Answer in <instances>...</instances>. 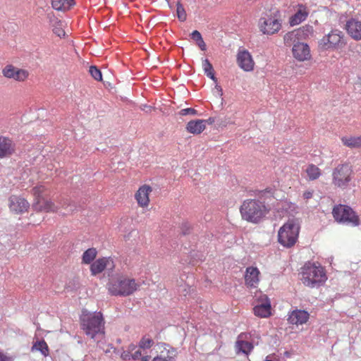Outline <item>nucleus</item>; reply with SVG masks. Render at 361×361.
<instances>
[{"label":"nucleus","mask_w":361,"mask_h":361,"mask_svg":"<svg viewBox=\"0 0 361 361\" xmlns=\"http://www.w3.org/2000/svg\"><path fill=\"white\" fill-rule=\"evenodd\" d=\"M269 211L264 202L257 200H245L240 208L243 219L254 224L259 223Z\"/></svg>","instance_id":"obj_2"},{"label":"nucleus","mask_w":361,"mask_h":361,"mask_svg":"<svg viewBox=\"0 0 361 361\" xmlns=\"http://www.w3.org/2000/svg\"><path fill=\"white\" fill-rule=\"evenodd\" d=\"M332 214L338 222L353 226L359 224L358 216L348 206L343 204L335 206L333 209Z\"/></svg>","instance_id":"obj_7"},{"label":"nucleus","mask_w":361,"mask_h":361,"mask_svg":"<svg viewBox=\"0 0 361 361\" xmlns=\"http://www.w3.org/2000/svg\"><path fill=\"white\" fill-rule=\"evenodd\" d=\"M89 72L92 77L95 79L96 80L100 81L102 79V73L99 69H98L94 66H91L90 67Z\"/></svg>","instance_id":"obj_35"},{"label":"nucleus","mask_w":361,"mask_h":361,"mask_svg":"<svg viewBox=\"0 0 361 361\" xmlns=\"http://www.w3.org/2000/svg\"><path fill=\"white\" fill-rule=\"evenodd\" d=\"M78 210V207L75 202L71 201V206H69L67 213H72Z\"/></svg>","instance_id":"obj_43"},{"label":"nucleus","mask_w":361,"mask_h":361,"mask_svg":"<svg viewBox=\"0 0 361 361\" xmlns=\"http://www.w3.org/2000/svg\"><path fill=\"white\" fill-rule=\"evenodd\" d=\"M305 35L303 30L299 29L292 32H289L284 35V43L287 46H290L292 43L295 44V39L301 37Z\"/></svg>","instance_id":"obj_24"},{"label":"nucleus","mask_w":361,"mask_h":361,"mask_svg":"<svg viewBox=\"0 0 361 361\" xmlns=\"http://www.w3.org/2000/svg\"><path fill=\"white\" fill-rule=\"evenodd\" d=\"M206 120L197 119L190 121L186 126L187 130L192 134L201 133L206 127Z\"/></svg>","instance_id":"obj_22"},{"label":"nucleus","mask_w":361,"mask_h":361,"mask_svg":"<svg viewBox=\"0 0 361 361\" xmlns=\"http://www.w3.org/2000/svg\"><path fill=\"white\" fill-rule=\"evenodd\" d=\"M102 336H101V338H102ZM97 338H100V336H97ZM96 339H97V338H96ZM94 341H97V342H99V340H94Z\"/></svg>","instance_id":"obj_54"},{"label":"nucleus","mask_w":361,"mask_h":361,"mask_svg":"<svg viewBox=\"0 0 361 361\" xmlns=\"http://www.w3.org/2000/svg\"><path fill=\"white\" fill-rule=\"evenodd\" d=\"M259 271L257 268L250 267L246 269L245 280L247 286L256 287L259 282Z\"/></svg>","instance_id":"obj_20"},{"label":"nucleus","mask_w":361,"mask_h":361,"mask_svg":"<svg viewBox=\"0 0 361 361\" xmlns=\"http://www.w3.org/2000/svg\"><path fill=\"white\" fill-rule=\"evenodd\" d=\"M176 6L177 17L180 21L184 22L187 18L185 10L180 1L177 2Z\"/></svg>","instance_id":"obj_33"},{"label":"nucleus","mask_w":361,"mask_h":361,"mask_svg":"<svg viewBox=\"0 0 361 361\" xmlns=\"http://www.w3.org/2000/svg\"><path fill=\"white\" fill-rule=\"evenodd\" d=\"M137 284L134 279L125 277L113 279L108 284L109 291L114 295L126 296L137 290Z\"/></svg>","instance_id":"obj_5"},{"label":"nucleus","mask_w":361,"mask_h":361,"mask_svg":"<svg viewBox=\"0 0 361 361\" xmlns=\"http://www.w3.org/2000/svg\"><path fill=\"white\" fill-rule=\"evenodd\" d=\"M154 342L153 339L149 336L145 335L140 339L138 343V347L143 350L149 349L154 345Z\"/></svg>","instance_id":"obj_32"},{"label":"nucleus","mask_w":361,"mask_h":361,"mask_svg":"<svg viewBox=\"0 0 361 361\" xmlns=\"http://www.w3.org/2000/svg\"><path fill=\"white\" fill-rule=\"evenodd\" d=\"M303 197H304L305 199H307V200L312 198V192H311V191H306V192H305L304 194H303Z\"/></svg>","instance_id":"obj_48"},{"label":"nucleus","mask_w":361,"mask_h":361,"mask_svg":"<svg viewBox=\"0 0 361 361\" xmlns=\"http://www.w3.org/2000/svg\"><path fill=\"white\" fill-rule=\"evenodd\" d=\"M238 66L245 71H250L254 68V61L247 50L240 51L237 55Z\"/></svg>","instance_id":"obj_15"},{"label":"nucleus","mask_w":361,"mask_h":361,"mask_svg":"<svg viewBox=\"0 0 361 361\" xmlns=\"http://www.w3.org/2000/svg\"><path fill=\"white\" fill-rule=\"evenodd\" d=\"M15 151V142L8 137L0 135V159L11 157Z\"/></svg>","instance_id":"obj_12"},{"label":"nucleus","mask_w":361,"mask_h":361,"mask_svg":"<svg viewBox=\"0 0 361 361\" xmlns=\"http://www.w3.org/2000/svg\"><path fill=\"white\" fill-rule=\"evenodd\" d=\"M342 142L344 145L350 148L361 147V135L358 137H343Z\"/></svg>","instance_id":"obj_28"},{"label":"nucleus","mask_w":361,"mask_h":361,"mask_svg":"<svg viewBox=\"0 0 361 361\" xmlns=\"http://www.w3.org/2000/svg\"><path fill=\"white\" fill-rule=\"evenodd\" d=\"M242 337V334L239 335L238 341L235 343V347L238 351L247 355L253 349V345L248 341L241 340Z\"/></svg>","instance_id":"obj_25"},{"label":"nucleus","mask_w":361,"mask_h":361,"mask_svg":"<svg viewBox=\"0 0 361 361\" xmlns=\"http://www.w3.org/2000/svg\"><path fill=\"white\" fill-rule=\"evenodd\" d=\"M157 346L161 350L160 354L154 357L153 361H176L178 353L176 348L165 343H159Z\"/></svg>","instance_id":"obj_10"},{"label":"nucleus","mask_w":361,"mask_h":361,"mask_svg":"<svg viewBox=\"0 0 361 361\" xmlns=\"http://www.w3.org/2000/svg\"><path fill=\"white\" fill-rule=\"evenodd\" d=\"M309 314L307 311L296 310L293 311L288 317V322L292 324H303L307 322Z\"/></svg>","instance_id":"obj_19"},{"label":"nucleus","mask_w":361,"mask_h":361,"mask_svg":"<svg viewBox=\"0 0 361 361\" xmlns=\"http://www.w3.org/2000/svg\"><path fill=\"white\" fill-rule=\"evenodd\" d=\"M8 206L11 212L20 214L27 211L30 204L20 196L11 195L8 199Z\"/></svg>","instance_id":"obj_11"},{"label":"nucleus","mask_w":361,"mask_h":361,"mask_svg":"<svg viewBox=\"0 0 361 361\" xmlns=\"http://www.w3.org/2000/svg\"><path fill=\"white\" fill-rule=\"evenodd\" d=\"M135 348H136V346H135V345H130L129 346V350H130V351H133Z\"/></svg>","instance_id":"obj_52"},{"label":"nucleus","mask_w":361,"mask_h":361,"mask_svg":"<svg viewBox=\"0 0 361 361\" xmlns=\"http://www.w3.org/2000/svg\"><path fill=\"white\" fill-rule=\"evenodd\" d=\"M353 169L348 164L338 165L332 173V183L340 188H346L352 180Z\"/></svg>","instance_id":"obj_6"},{"label":"nucleus","mask_w":361,"mask_h":361,"mask_svg":"<svg viewBox=\"0 0 361 361\" xmlns=\"http://www.w3.org/2000/svg\"><path fill=\"white\" fill-rule=\"evenodd\" d=\"M151 191H152V189L148 185H144L138 190V191L135 194V198L137 201V203L140 206L145 207L148 204L149 192Z\"/></svg>","instance_id":"obj_23"},{"label":"nucleus","mask_w":361,"mask_h":361,"mask_svg":"<svg viewBox=\"0 0 361 361\" xmlns=\"http://www.w3.org/2000/svg\"><path fill=\"white\" fill-rule=\"evenodd\" d=\"M32 351H39L44 356L49 355V348L44 340L37 341L32 347Z\"/></svg>","instance_id":"obj_29"},{"label":"nucleus","mask_w":361,"mask_h":361,"mask_svg":"<svg viewBox=\"0 0 361 361\" xmlns=\"http://www.w3.org/2000/svg\"><path fill=\"white\" fill-rule=\"evenodd\" d=\"M301 274L302 283L311 288L322 286L327 279L323 267L310 262L302 267Z\"/></svg>","instance_id":"obj_3"},{"label":"nucleus","mask_w":361,"mask_h":361,"mask_svg":"<svg viewBox=\"0 0 361 361\" xmlns=\"http://www.w3.org/2000/svg\"><path fill=\"white\" fill-rule=\"evenodd\" d=\"M191 226L188 222H184L181 226V233L183 235H185L190 233Z\"/></svg>","instance_id":"obj_39"},{"label":"nucleus","mask_w":361,"mask_h":361,"mask_svg":"<svg viewBox=\"0 0 361 361\" xmlns=\"http://www.w3.org/2000/svg\"><path fill=\"white\" fill-rule=\"evenodd\" d=\"M207 76L209 77V78H211L215 83L217 82V78L215 77L214 75V71H211V72H209L207 73Z\"/></svg>","instance_id":"obj_46"},{"label":"nucleus","mask_w":361,"mask_h":361,"mask_svg":"<svg viewBox=\"0 0 361 361\" xmlns=\"http://www.w3.org/2000/svg\"><path fill=\"white\" fill-rule=\"evenodd\" d=\"M140 358H141L142 361H149V360L150 359V356H149V355L142 356Z\"/></svg>","instance_id":"obj_51"},{"label":"nucleus","mask_w":361,"mask_h":361,"mask_svg":"<svg viewBox=\"0 0 361 361\" xmlns=\"http://www.w3.org/2000/svg\"><path fill=\"white\" fill-rule=\"evenodd\" d=\"M60 204L61 207L64 209L67 212L69 206H71V200L69 199H63L61 201Z\"/></svg>","instance_id":"obj_41"},{"label":"nucleus","mask_w":361,"mask_h":361,"mask_svg":"<svg viewBox=\"0 0 361 361\" xmlns=\"http://www.w3.org/2000/svg\"><path fill=\"white\" fill-rule=\"evenodd\" d=\"M0 361H11V358L0 353Z\"/></svg>","instance_id":"obj_49"},{"label":"nucleus","mask_w":361,"mask_h":361,"mask_svg":"<svg viewBox=\"0 0 361 361\" xmlns=\"http://www.w3.org/2000/svg\"><path fill=\"white\" fill-rule=\"evenodd\" d=\"M44 190L45 188L42 185L35 186L32 189V193L35 197V201L38 200L39 199L44 198L42 195Z\"/></svg>","instance_id":"obj_34"},{"label":"nucleus","mask_w":361,"mask_h":361,"mask_svg":"<svg viewBox=\"0 0 361 361\" xmlns=\"http://www.w3.org/2000/svg\"><path fill=\"white\" fill-rule=\"evenodd\" d=\"M49 21L54 34L60 37L65 35V31L62 28L63 23L61 20L52 16L49 17Z\"/></svg>","instance_id":"obj_26"},{"label":"nucleus","mask_w":361,"mask_h":361,"mask_svg":"<svg viewBox=\"0 0 361 361\" xmlns=\"http://www.w3.org/2000/svg\"><path fill=\"white\" fill-rule=\"evenodd\" d=\"M114 267V262L111 258H101L94 262L90 267L92 275L102 272L105 269L112 270Z\"/></svg>","instance_id":"obj_13"},{"label":"nucleus","mask_w":361,"mask_h":361,"mask_svg":"<svg viewBox=\"0 0 361 361\" xmlns=\"http://www.w3.org/2000/svg\"><path fill=\"white\" fill-rule=\"evenodd\" d=\"M32 208L37 212H57L59 207L56 206L52 202L46 200L45 198L39 199L32 204Z\"/></svg>","instance_id":"obj_18"},{"label":"nucleus","mask_w":361,"mask_h":361,"mask_svg":"<svg viewBox=\"0 0 361 361\" xmlns=\"http://www.w3.org/2000/svg\"><path fill=\"white\" fill-rule=\"evenodd\" d=\"M196 44L200 48L201 50H206V44L204 42L203 39H201L200 41L197 42Z\"/></svg>","instance_id":"obj_45"},{"label":"nucleus","mask_w":361,"mask_h":361,"mask_svg":"<svg viewBox=\"0 0 361 361\" xmlns=\"http://www.w3.org/2000/svg\"><path fill=\"white\" fill-rule=\"evenodd\" d=\"M305 16L300 12L296 13L290 19L291 25H296L305 20Z\"/></svg>","instance_id":"obj_36"},{"label":"nucleus","mask_w":361,"mask_h":361,"mask_svg":"<svg viewBox=\"0 0 361 361\" xmlns=\"http://www.w3.org/2000/svg\"><path fill=\"white\" fill-rule=\"evenodd\" d=\"M254 313L260 317H268L271 314V303L267 296H264V301L257 305L254 307Z\"/></svg>","instance_id":"obj_21"},{"label":"nucleus","mask_w":361,"mask_h":361,"mask_svg":"<svg viewBox=\"0 0 361 361\" xmlns=\"http://www.w3.org/2000/svg\"><path fill=\"white\" fill-rule=\"evenodd\" d=\"M345 29L348 34L355 40L361 39V21L350 18L346 21Z\"/></svg>","instance_id":"obj_14"},{"label":"nucleus","mask_w":361,"mask_h":361,"mask_svg":"<svg viewBox=\"0 0 361 361\" xmlns=\"http://www.w3.org/2000/svg\"><path fill=\"white\" fill-rule=\"evenodd\" d=\"M306 173L309 178L312 180L317 179L321 175L320 169L314 164H310L307 166Z\"/></svg>","instance_id":"obj_30"},{"label":"nucleus","mask_w":361,"mask_h":361,"mask_svg":"<svg viewBox=\"0 0 361 361\" xmlns=\"http://www.w3.org/2000/svg\"><path fill=\"white\" fill-rule=\"evenodd\" d=\"M180 115L181 116H186V115H197V111L195 109L192 108H186L181 109L179 112Z\"/></svg>","instance_id":"obj_38"},{"label":"nucleus","mask_w":361,"mask_h":361,"mask_svg":"<svg viewBox=\"0 0 361 361\" xmlns=\"http://www.w3.org/2000/svg\"><path fill=\"white\" fill-rule=\"evenodd\" d=\"M97 250L94 248L87 249L82 255V262L90 264L96 257Z\"/></svg>","instance_id":"obj_31"},{"label":"nucleus","mask_w":361,"mask_h":361,"mask_svg":"<svg viewBox=\"0 0 361 361\" xmlns=\"http://www.w3.org/2000/svg\"><path fill=\"white\" fill-rule=\"evenodd\" d=\"M344 35L339 30H333L319 41V46L324 49L342 48L345 45Z\"/></svg>","instance_id":"obj_8"},{"label":"nucleus","mask_w":361,"mask_h":361,"mask_svg":"<svg viewBox=\"0 0 361 361\" xmlns=\"http://www.w3.org/2000/svg\"><path fill=\"white\" fill-rule=\"evenodd\" d=\"M73 3L74 0H51L52 7L58 11L69 9Z\"/></svg>","instance_id":"obj_27"},{"label":"nucleus","mask_w":361,"mask_h":361,"mask_svg":"<svg viewBox=\"0 0 361 361\" xmlns=\"http://www.w3.org/2000/svg\"><path fill=\"white\" fill-rule=\"evenodd\" d=\"M300 226L297 220L289 219L281 226L278 233V240L286 247H291L297 241Z\"/></svg>","instance_id":"obj_4"},{"label":"nucleus","mask_w":361,"mask_h":361,"mask_svg":"<svg viewBox=\"0 0 361 361\" xmlns=\"http://www.w3.org/2000/svg\"><path fill=\"white\" fill-rule=\"evenodd\" d=\"M259 25L260 30L267 35H273L281 28V23L279 20L271 17H262L259 19Z\"/></svg>","instance_id":"obj_9"},{"label":"nucleus","mask_w":361,"mask_h":361,"mask_svg":"<svg viewBox=\"0 0 361 361\" xmlns=\"http://www.w3.org/2000/svg\"><path fill=\"white\" fill-rule=\"evenodd\" d=\"M3 74L8 78H13L16 80L23 81L28 76V73L22 69H18L13 66H6L3 69Z\"/></svg>","instance_id":"obj_16"},{"label":"nucleus","mask_w":361,"mask_h":361,"mask_svg":"<svg viewBox=\"0 0 361 361\" xmlns=\"http://www.w3.org/2000/svg\"><path fill=\"white\" fill-rule=\"evenodd\" d=\"M80 324L85 334L92 339L104 335V322L101 312H90L83 310L80 316Z\"/></svg>","instance_id":"obj_1"},{"label":"nucleus","mask_w":361,"mask_h":361,"mask_svg":"<svg viewBox=\"0 0 361 361\" xmlns=\"http://www.w3.org/2000/svg\"><path fill=\"white\" fill-rule=\"evenodd\" d=\"M105 352L108 353V352H109V350L107 349V350H105Z\"/></svg>","instance_id":"obj_55"},{"label":"nucleus","mask_w":361,"mask_h":361,"mask_svg":"<svg viewBox=\"0 0 361 361\" xmlns=\"http://www.w3.org/2000/svg\"><path fill=\"white\" fill-rule=\"evenodd\" d=\"M293 54L298 61L307 60L310 56V48L307 44L298 42L293 44Z\"/></svg>","instance_id":"obj_17"},{"label":"nucleus","mask_w":361,"mask_h":361,"mask_svg":"<svg viewBox=\"0 0 361 361\" xmlns=\"http://www.w3.org/2000/svg\"><path fill=\"white\" fill-rule=\"evenodd\" d=\"M202 68L205 74L214 71L212 63L207 59L202 61Z\"/></svg>","instance_id":"obj_37"},{"label":"nucleus","mask_w":361,"mask_h":361,"mask_svg":"<svg viewBox=\"0 0 361 361\" xmlns=\"http://www.w3.org/2000/svg\"><path fill=\"white\" fill-rule=\"evenodd\" d=\"M191 38L195 40L196 42L198 41H200L201 39H202V35L200 32L197 30H194L190 34Z\"/></svg>","instance_id":"obj_42"},{"label":"nucleus","mask_w":361,"mask_h":361,"mask_svg":"<svg viewBox=\"0 0 361 361\" xmlns=\"http://www.w3.org/2000/svg\"><path fill=\"white\" fill-rule=\"evenodd\" d=\"M141 355H142L141 351L140 350H137L135 353H132L130 355V357L133 360H137L142 357Z\"/></svg>","instance_id":"obj_44"},{"label":"nucleus","mask_w":361,"mask_h":361,"mask_svg":"<svg viewBox=\"0 0 361 361\" xmlns=\"http://www.w3.org/2000/svg\"><path fill=\"white\" fill-rule=\"evenodd\" d=\"M129 354H130V352H128V353L124 352V353H123V355H122V357H123V359H125V360H126V359H128V358L129 359V357H130V356Z\"/></svg>","instance_id":"obj_50"},{"label":"nucleus","mask_w":361,"mask_h":361,"mask_svg":"<svg viewBox=\"0 0 361 361\" xmlns=\"http://www.w3.org/2000/svg\"><path fill=\"white\" fill-rule=\"evenodd\" d=\"M215 90H216V92H218V94L220 97H221L223 95V90H222L221 87L217 84V82L216 83V85H215Z\"/></svg>","instance_id":"obj_47"},{"label":"nucleus","mask_w":361,"mask_h":361,"mask_svg":"<svg viewBox=\"0 0 361 361\" xmlns=\"http://www.w3.org/2000/svg\"><path fill=\"white\" fill-rule=\"evenodd\" d=\"M267 193H269L270 195L272 194L271 189L267 188L264 190H256L255 191V194L256 196L259 197L260 199H262L264 195Z\"/></svg>","instance_id":"obj_40"},{"label":"nucleus","mask_w":361,"mask_h":361,"mask_svg":"<svg viewBox=\"0 0 361 361\" xmlns=\"http://www.w3.org/2000/svg\"><path fill=\"white\" fill-rule=\"evenodd\" d=\"M207 123H212L214 121V119L212 118H209L208 120H206Z\"/></svg>","instance_id":"obj_53"}]
</instances>
